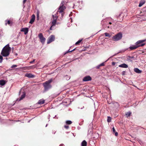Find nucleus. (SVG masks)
Here are the masks:
<instances>
[{"instance_id":"1","label":"nucleus","mask_w":146,"mask_h":146,"mask_svg":"<svg viewBox=\"0 0 146 146\" xmlns=\"http://www.w3.org/2000/svg\"><path fill=\"white\" fill-rule=\"evenodd\" d=\"M65 4V3L64 1H62L57 12L56 14L55 15H52L53 20L52 22V25L50 28V29L51 30V28L53 26H55L56 24V20L58 17V16L57 15H58V13H61V17L62 18L63 17L64 14V11L66 9V7L64 6Z\"/></svg>"},{"instance_id":"2","label":"nucleus","mask_w":146,"mask_h":146,"mask_svg":"<svg viewBox=\"0 0 146 146\" xmlns=\"http://www.w3.org/2000/svg\"><path fill=\"white\" fill-rule=\"evenodd\" d=\"M52 81V79L51 78L48 81H46L43 83V86L44 88V92L47 91L52 88V86L50 84Z\"/></svg>"},{"instance_id":"3","label":"nucleus","mask_w":146,"mask_h":146,"mask_svg":"<svg viewBox=\"0 0 146 146\" xmlns=\"http://www.w3.org/2000/svg\"><path fill=\"white\" fill-rule=\"evenodd\" d=\"M9 54V44H7L3 48L1 54L2 56L6 57Z\"/></svg>"},{"instance_id":"4","label":"nucleus","mask_w":146,"mask_h":146,"mask_svg":"<svg viewBox=\"0 0 146 146\" xmlns=\"http://www.w3.org/2000/svg\"><path fill=\"white\" fill-rule=\"evenodd\" d=\"M145 41H146V39L139 40L136 42L135 44H136L138 48L143 46L146 44L145 43H144Z\"/></svg>"},{"instance_id":"5","label":"nucleus","mask_w":146,"mask_h":146,"mask_svg":"<svg viewBox=\"0 0 146 146\" xmlns=\"http://www.w3.org/2000/svg\"><path fill=\"white\" fill-rule=\"evenodd\" d=\"M104 34L106 36H122V34L121 33L119 32L117 33V34L115 35H113V34H114L113 33H111V34H110L106 33H104Z\"/></svg>"},{"instance_id":"6","label":"nucleus","mask_w":146,"mask_h":146,"mask_svg":"<svg viewBox=\"0 0 146 146\" xmlns=\"http://www.w3.org/2000/svg\"><path fill=\"white\" fill-rule=\"evenodd\" d=\"M92 80V78L90 76H87L84 77L83 79L84 81H91Z\"/></svg>"},{"instance_id":"7","label":"nucleus","mask_w":146,"mask_h":146,"mask_svg":"<svg viewBox=\"0 0 146 146\" xmlns=\"http://www.w3.org/2000/svg\"><path fill=\"white\" fill-rule=\"evenodd\" d=\"M35 16L34 14H33L32 15L31 17V20L29 22V23L30 24H32L33 22H34V21L35 19Z\"/></svg>"},{"instance_id":"8","label":"nucleus","mask_w":146,"mask_h":146,"mask_svg":"<svg viewBox=\"0 0 146 146\" xmlns=\"http://www.w3.org/2000/svg\"><path fill=\"white\" fill-rule=\"evenodd\" d=\"M21 31H23L24 32V34L26 35L28 32V29L27 28H23L21 30Z\"/></svg>"},{"instance_id":"9","label":"nucleus","mask_w":146,"mask_h":146,"mask_svg":"<svg viewBox=\"0 0 146 146\" xmlns=\"http://www.w3.org/2000/svg\"><path fill=\"white\" fill-rule=\"evenodd\" d=\"M54 37H50L47 40V44H49L52 41L54 40Z\"/></svg>"},{"instance_id":"10","label":"nucleus","mask_w":146,"mask_h":146,"mask_svg":"<svg viewBox=\"0 0 146 146\" xmlns=\"http://www.w3.org/2000/svg\"><path fill=\"white\" fill-rule=\"evenodd\" d=\"M119 67H120L123 68H127L128 67L127 65L125 63H123L121 64L119 66Z\"/></svg>"},{"instance_id":"11","label":"nucleus","mask_w":146,"mask_h":146,"mask_svg":"<svg viewBox=\"0 0 146 146\" xmlns=\"http://www.w3.org/2000/svg\"><path fill=\"white\" fill-rule=\"evenodd\" d=\"M6 82L5 80H0V85L1 86H3L5 84Z\"/></svg>"},{"instance_id":"12","label":"nucleus","mask_w":146,"mask_h":146,"mask_svg":"<svg viewBox=\"0 0 146 146\" xmlns=\"http://www.w3.org/2000/svg\"><path fill=\"white\" fill-rule=\"evenodd\" d=\"M134 71L137 73L141 74L142 72V71L140 70L137 68L134 69Z\"/></svg>"},{"instance_id":"13","label":"nucleus","mask_w":146,"mask_h":146,"mask_svg":"<svg viewBox=\"0 0 146 146\" xmlns=\"http://www.w3.org/2000/svg\"><path fill=\"white\" fill-rule=\"evenodd\" d=\"M145 0H141L140 1L139 6V7H141V6H142L144 4H145Z\"/></svg>"},{"instance_id":"14","label":"nucleus","mask_w":146,"mask_h":146,"mask_svg":"<svg viewBox=\"0 0 146 146\" xmlns=\"http://www.w3.org/2000/svg\"><path fill=\"white\" fill-rule=\"evenodd\" d=\"M122 37H112V39L114 41H117L121 39Z\"/></svg>"},{"instance_id":"15","label":"nucleus","mask_w":146,"mask_h":146,"mask_svg":"<svg viewBox=\"0 0 146 146\" xmlns=\"http://www.w3.org/2000/svg\"><path fill=\"white\" fill-rule=\"evenodd\" d=\"M25 76L28 78H33L34 76L32 75L31 74H27L25 75Z\"/></svg>"},{"instance_id":"16","label":"nucleus","mask_w":146,"mask_h":146,"mask_svg":"<svg viewBox=\"0 0 146 146\" xmlns=\"http://www.w3.org/2000/svg\"><path fill=\"white\" fill-rule=\"evenodd\" d=\"M138 48L137 46L136 45V44H135V45H133L132 46H131L129 47V49L131 50L135 49L136 48Z\"/></svg>"},{"instance_id":"17","label":"nucleus","mask_w":146,"mask_h":146,"mask_svg":"<svg viewBox=\"0 0 146 146\" xmlns=\"http://www.w3.org/2000/svg\"><path fill=\"white\" fill-rule=\"evenodd\" d=\"M44 103V100L43 99H41L39 100L37 103L39 104H42Z\"/></svg>"},{"instance_id":"18","label":"nucleus","mask_w":146,"mask_h":146,"mask_svg":"<svg viewBox=\"0 0 146 146\" xmlns=\"http://www.w3.org/2000/svg\"><path fill=\"white\" fill-rule=\"evenodd\" d=\"M40 42L42 43H44L45 40V38L44 37H39Z\"/></svg>"},{"instance_id":"19","label":"nucleus","mask_w":146,"mask_h":146,"mask_svg":"<svg viewBox=\"0 0 146 146\" xmlns=\"http://www.w3.org/2000/svg\"><path fill=\"white\" fill-rule=\"evenodd\" d=\"M87 143L85 140L83 141L81 143V146H87Z\"/></svg>"},{"instance_id":"20","label":"nucleus","mask_w":146,"mask_h":146,"mask_svg":"<svg viewBox=\"0 0 146 146\" xmlns=\"http://www.w3.org/2000/svg\"><path fill=\"white\" fill-rule=\"evenodd\" d=\"M25 93H24L21 96L19 100H21L23 99L25 97Z\"/></svg>"},{"instance_id":"21","label":"nucleus","mask_w":146,"mask_h":146,"mask_svg":"<svg viewBox=\"0 0 146 146\" xmlns=\"http://www.w3.org/2000/svg\"><path fill=\"white\" fill-rule=\"evenodd\" d=\"M131 113V112H127L125 114V116L126 117H128L130 116Z\"/></svg>"},{"instance_id":"22","label":"nucleus","mask_w":146,"mask_h":146,"mask_svg":"<svg viewBox=\"0 0 146 146\" xmlns=\"http://www.w3.org/2000/svg\"><path fill=\"white\" fill-rule=\"evenodd\" d=\"M66 124L68 125H70L72 123V121L70 120L66 121Z\"/></svg>"},{"instance_id":"23","label":"nucleus","mask_w":146,"mask_h":146,"mask_svg":"<svg viewBox=\"0 0 146 146\" xmlns=\"http://www.w3.org/2000/svg\"><path fill=\"white\" fill-rule=\"evenodd\" d=\"M82 39H80L75 44L76 45H78L82 41Z\"/></svg>"},{"instance_id":"24","label":"nucleus","mask_w":146,"mask_h":146,"mask_svg":"<svg viewBox=\"0 0 146 146\" xmlns=\"http://www.w3.org/2000/svg\"><path fill=\"white\" fill-rule=\"evenodd\" d=\"M111 121V118L110 117H108L107 119V121L108 122H110Z\"/></svg>"},{"instance_id":"25","label":"nucleus","mask_w":146,"mask_h":146,"mask_svg":"<svg viewBox=\"0 0 146 146\" xmlns=\"http://www.w3.org/2000/svg\"><path fill=\"white\" fill-rule=\"evenodd\" d=\"M3 59V58L2 57V56L0 55V60H0V63H1L2 62Z\"/></svg>"},{"instance_id":"26","label":"nucleus","mask_w":146,"mask_h":146,"mask_svg":"<svg viewBox=\"0 0 146 146\" xmlns=\"http://www.w3.org/2000/svg\"><path fill=\"white\" fill-rule=\"evenodd\" d=\"M64 127L66 129H68L69 128V127L68 125H65L64 126Z\"/></svg>"},{"instance_id":"27","label":"nucleus","mask_w":146,"mask_h":146,"mask_svg":"<svg viewBox=\"0 0 146 146\" xmlns=\"http://www.w3.org/2000/svg\"><path fill=\"white\" fill-rule=\"evenodd\" d=\"M17 66V65H14L12 66L11 67V68H14L16 67Z\"/></svg>"},{"instance_id":"28","label":"nucleus","mask_w":146,"mask_h":146,"mask_svg":"<svg viewBox=\"0 0 146 146\" xmlns=\"http://www.w3.org/2000/svg\"><path fill=\"white\" fill-rule=\"evenodd\" d=\"M38 36H43L42 34L41 33H40L38 34Z\"/></svg>"},{"instance_id":"29","label":"nucleus","mask_w":146,"mask_h":146,"mask_svg":"<svg viewBox=\"0 0 146 146\" xmlns=\"http://www.w3.org/2000/svg\"><path fill=\"white\" fill-rule=\"evenodd\" d=\"M101 66H100V65H98V66H97L96 67V69H99L100 68V67Z\"/></svg>"},{"instance_id":"30","label":"nucleus","mask_w":146,"mask_h":146,"mask_svg":"<svg viewBox=\"0 0 146 146\" xmlns=\"http://www.w3.org/2000/svg\"><path fill=\"white\" fill-rule=\"evenodd\" d=\"M100 65V66H104V62L101 64Z\"/></svg>"},{"instance_id":"31","label":"nucleus","mask_w":146,"mask_h":146,"mask_svg":"<svg viewBox=\"0 0 146 146\" xmlns=\"http://www.w3.org/2000/svg\"><path fill=\"white\" fill-rule=\"evenodd\" d=\"M125 71H123L122 72V74L123 75H124L125 74Z\"/></svg>"},{"instance_id":"32","label":"nucleus","mask_w":146,"mask_h":146,"mask_svg":"<svg viewBox=\"0 0 146 146\" xmlns=\"http://www.w3.org/2000/svg\"><path fill=\"white\" fill-rule=\"evenodd\" d=\"M13 23L12 21L11 20H10V25H11Z\"/></svg>"},{"instance_id":"33","label":"nucleus","mask_w":146,"mask_h":146,"mask_svg":"<svg viewBox=\"0 0 146 146\" xmlns=\"http://www.w3.org/2000/svg\"><path fill=\"white\" fill-rule=\"evenodd\" d=\"M35 60L34 59L33 60V61L30 62V63L31 64L33 63V62H35Z\"/></svg>"},{"instance_id":"34","label":"nucleus","mask_w":146,"mask_h":146,"mask_svg":"<svg viewBox=\"0 0 146 146\" xmlns=\"http://www.w3.org/2000/svg\"><path fill=\"white\" fill-rule=\"evenodd\" d=\"M27 0H23V4H24L25 3H26V1H27Z\"/></svg>"},{"instance_id":"35","label":"nucleus","mask_w":146,"mask_h":146,"mask_svg":"<svg viewBox=\"0 0 146 146\" xmlns=\"http://www.w3.org/2000/svg\"><path fill=\"white\" fill-rule=\"evenodd\" d=\"M112 129H113V132H115V130L114 128V127H113L112 128Z\"/></svg>"},{"instance_id":"36","label":"nucleus","mask_w":146,"mask_h":146,"mask_svg":"<svg viewBox=\"0 0 146 146\" xmlns=\"http://www.w3.org/2000/svg\"><path fill=\"white\" fill-rule=\"evenodd\" d=\"M72 52V51H70V49H69V50H68V51H67L66 53L65 54H66V53H68V52Z\"/></svg>"},{"instance_id":"37","label":"nucleus","mask_w":146,"mask_h":146,"mask_svg":"<svg viewBox=\"0 0 146 146\" xmlns=\"http://www.w3.org/2000/svg\"><path fill=\"white\" fill-rule=\"evenodd\" d=\"M118 134L117 132H116L115 133V136H117Z\"/></svg>"},{"instance_id":"38","label":"nucleus","mask_w":146,"mask_h":146,"mask_svg":"<svg viewBox=\"0 0 146 146\" xmlns=\"http://www.w3.org/2000/svg\"><path fill=\"white\" fill-rule=\"evenodd\" d=\"M115 62H112V65H115Z\"/></svg>"},{"instance_id":"39","label":"nucleus","mask_w":146,"mask_h":146,"mask_svg":"<svg viewBox=\"0 0 146 146\" xmlns=\"http://www.w3.org/2000/svg\"><path fill=\"white\" fill-rule=\"evenodd\" d=\"M59 146H64V145L63 144H61Z\"/></svg>"},{"instance_id":"40","label":"nucleus","mask_w":146,"mask_h":146,"mask_svg":"<svg viewBox=\"0 0 146 146\" xmlns=\"http://www.w3.org/2000/svg\"><path fill=\"white\" fill-rule=\"evenodd\" d=\"M7 23L8 24H9V20H8L7 21Z\"/></svg>"},{"instance_id":"41","label":"nucleus","mask_w":146,"mask_h":146,"mask_svg":"<svg viewBox=\"0 0 146 146\" xmlns=\"http://www.w3.org/2000/svg\"><path fill=\"white\" fill-rule=\"evenodd\" d=\"M75 50V48L73 50H71V51H74Z\"/></svg>"},{"instance_id":"42","label":"nucleus","mask_w":146,"mask_h":146,"mask_svg":"<svg viewBox=\"0 0 146 146\" xmlns=\"http://www.w3.org/2000/svg\"><path fill=\"white\" fill-rule=\"evenodd\" d=\"M52 36V37L54 36L53 35H52L51 36Z\"/></svg>"},{"instance_id":"43","label":"nucleus","mask_w":146,"mask_h":146,"mask_svg":"<svg viewBox=\"0 0 146 146\" xmlns=\"http://www.w3.org/2000/svg\"><path fill=\"white\" fill-rule=\"evenodd\" d=\"M109 24L110 25L111 24V22H109Z\"/></svg>"},{"instance_id":"44","label":"nucleus","mask_w":146,"mask_h":146,"mask_svg":"<svg viewBox=\"0 0 146 146\" xmlns=\"http://www.w3.org/2000/svg\"><path fill=\"white\" fill-rule=\"evenodd\" d=\"M9 48H10V51H11V47H10Z\"/></svg>"},{"instance_id":"45","label":"nucleus","mask_w":146,"mask_h":146,"mask_svg":"<svg viewBox=\"0 0 146 146\" xmlns=\"http://www.w3.org/2000/svg\"><path fill=\"white\" fill-rule=\"evenodd\" d=\"M7 23H5V25H7Z\"/></svg>"},{"instance_id":"46","label":"nucleus","mask_w":146,"mask_h":146,"mask_svg":"<svg viewBox=\"0 0 146 146\" xmlns=\"http://www.w3.org/2000/svg\"><path fill=\"white\" fill-rule=\"evenodd\" d=\"M32 66H30L29 67L31 68Z\"/></svg>"}]
</instances>
